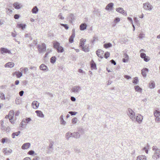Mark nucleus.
<instances>
[{
	"instance_id": "nucleus-1",
	"label": "nucleus",
	"mask_w": 160,
	"mask_h": 160,
	"mask_svg": "<svg viewBox=\"0 0 160 160\" xmlns=\"http://www.w3.org/2000/svg\"><path fill=\"white\" fill-rule=\"evenodd\" d=\"M152 150L154 151V153L152 156V158L154 160H157L160 158V149L156 146H153L152 147Z\"/></svg>"
},
{
	"instance_id": "nucleus-2",
	"label": "nucleus",
	"mask_w": 160,
	"mask_h": 160,
	"mask_svg": "<svg viewBox=\"0 0 160 160\" xmlns=\"http://www.w3.org/2000/svg\"><path fill=\"white\" fill-rule=\"evenodd\" d=\"M127 114L132 121H135V116L134 112L131 109H128Z\"/></svg>"
},
{
	"instance_id": "nucleus-3",
	"label": "nucleus",
	"mask_w": 160,
	"mask_h": 160,
	"mask_svg": "<svg viewBox=\"0 0 160 160\" xmlns=\"http://www.w3.org/2000/svg\"><path fill=\"white\" fill-rule=\"evenodd\" d=\"M38 50L39 53H42L45 52L46 50V45L44 43H42V45L39 44L38 46Z\"/></svg>"
},
{
	"instance_id": "nucleus-4",
	"label": "nucleus",
	"mask_w": 160,
	"mask_h": 160,
	"mask_svg": "<svg viewBox=\"0 0 160 160\" xmlns=\"http://www.w3.org/2000/svg\"><path fill=\"white\" fill-rule=\"evenodd\" d=\"M104 53V52L101 49H98L96 51V54L97 55L101 58H103V54Z\"/></svg>"
},
{
	"instance_id": "nucleus-5",
	"label": "nucleus",
	"mask_w": 160,
	"mask_h": 160,
	"mask_svg": "<svg viewBox=\"0 0 160 160\" xmlns=\"http://www.w3.org/2000/svg\"><path fill=\"white\" fill-rule=\"evenodd\" d=\"M81 90V87L80 86H74L72 87V91L74 93H78Z\"/></svg>"
},
{
	"instance_id": "nucleus-6",
	"label": "nucleus",
	"mask_w": 160,
	"mask_h": 160,
	"mask_svg": "<svg viewBox=\"0 0 160 160\" xmlns=\"http://www.w3.org/2000/svg\"><path fill=\"white\" fill-rule=\"evenodd\" d=\"M72 35L69 39V42L70 43H72L73 42L74 38L75 37V30L73 29H72Z\"/></svg>"
},
{
	"instance_id": "nucleus-7",
	"label": "nucleus",
	"mask_w": 160,
	"mask_h": 160,
	"mask_svg": "<svg viewBox=\"0 0 160 160\" xmlns=\"http://www.w3.org/2000/svg\"><path fill=\"white\" fill-rule=\"evenodd\" d=\"M148 69L146 68H144L142 70L141 73L143 77H146L147 75V73L148 72Z\"/></svg>"
},
{
	"instance_id": "nucleus-8",
	"label": "nucleus",
	"mask_w": 160,
	"mask_h": 160,
	"mask_svg": "<svg viewBox=\"0 0 160 160\" xmlns=\"http://www.w3.org/2000/svg\"><path fill=\"white\" fill-rule=\"evenodd\" d=\"M143 7L145 10H150L152 9L151 6L148 2L144 3Z\"/></svg>"
},
{
	"instance_id": "nucleus-9",
	"label": "nucleus",
	"mask_w": 160,
	"mask_h": 160,
	"mask_svg": "<svg viewBox=\"0 0 160 160\" xmlns=\"http://www.w3.org/2000/svg\"><path fill=\"white\" fill-rule=\"evenodd\" d=\"M0 51L2 54H3V53L11 54V51L6 48H0Z\"/></svg>"
},
{
	"instance_id": "nucleus-10",
	"label": "nucleus",
	"mask_w": 160,
	"mask_h": 160,
	"mask_svg": "<svg viewBox=\"0 0 160 160\" xmlns=\"http://www.w3.org/2000/svg\"><path fill=\"white\" fill-rule=\"evenodd\" d=\"M114 4L112 2L108 4L105 8V9L107 10H112L113 8Z\"/></svg>"
},
{
	"instance_id": "nucleus-11",
	"label": "nucleus",
	"mask_w": 160,
	"mask_h": 160,
	"mask_svg": "<svg viewBox=\"0 0 160 160\" xmlns=\"http://www.w3.org/2000/svg\"><path fill=\"white\" fill-rule=\"evenodd\" d=\"M143 119V117L141 115L138 114V115L136 116L135 118V120H136L139 123H140Z\"/></svg>"
},
{
	"instance_id": "nucleus-12",
	"label": "nucleus",
	"mask_w": 160,
	"mask_h": 160,
	"mask_svg": "<svg viewBox=\"0 0 160 160\" xmlns=\"http://www.w3.org/2000/svg\"><path fill=\"white\" fill-rule=\"evenodd\" d=\"M116 11L119 12L120 13H122L123 14H125V15L126 16L127 13L126 12H125L123 8H117L116 9Z\"/></svg>"
},
{
	"instance_id": "nucleus-13",
	"label": "nucleus",
	"mask_w": 160,
	"mask_h": 160,
	"mask_svg": "<svg viewBox=\"0 0 160 160\" xmlns=\"http://www.w3.org/2000/svg\"><path fill=\"white\" fill-rule=\"evenodd\" d=\"M39 104V103L38 102L34 101L32 104V106L33 108L36 109L38 107Z\"/></svg>"
},
{
	"instance_id": "nucleus-14",
	"label": "nucleus",
	"mask_w": 160,
	"mask_h": 160,
	"mask_svg": "<svg viewBox=\"0 0 160 160\" xmlns=\"http://www.w3.org/2000/svg\"><path fill=\"white\" fill-rule=\"evenodd\" d=\"M30 146V143H25L22 146V148L23 149H26L29 148Z\"/></svg>"
},
{
	"instance_id": "nucleus-15",
	"label": "nucleus",
	"mask_w": 160,
	"mask_h": 160,
	"mask_svg": "<svg viewBox=\"0 0 160 160\" xmlns=\"http://www.w3.org/2000/svg\"><path fill=\"white\" fill-rule=\"evenodd\" d=\"M40 69L43 71H48L47 67L43 64H41L39 67Z\"/></svg>"
},
{
	"instance_id": "nucleus-16",
	"label": "nucleus",
	"mask_w": 160,
	"mask_h": 160,
	"mask_svg": "<svg viewBox=\"0 0 160 160\" xmlns=\"http://www.w3.org/2000/svg\"><path fill=\"white\" fill-rule=\"evenodd\" d=\"M91 68L92 70L97 69L96 65L93 60H92L91 62Z\"/></svg>"
},
{
	"instance_id": "nucleus-17",
	"label": "nucleus",
	"mask_w": 160,
	"mask_h": 160,
	"mask_svg": "<svg viewBox=\"0 0 160 160\" xmlns=\"http://www.w3.org/2000/svg\"><path fill=\"white\" fill-rule=\"evenodd\" d=\"M13 7L17 9H19L21 8V5L18 2H15L13 4Z\"/></svg>"
},
{
	"instance_id": "nucleus-18",
	"label": "nucleus",
	"mask_w": 160,
	"mask_h": 160,
	"mask_svg": "<svg viewBox=\"0 0 160 160\" xmlns=\"http://www.w3.org/2000/svg\"><path fill=\"white\" fill-rule=\"evenodd\" d=\"M80 47L82 48V50L85 52H88L89 51V47L87 45L84 46V45L82 47Z\"/></svg>"
},
{
	"instance_id": "nucleus-19",
	"label": "nucleus",
	"mask_w": 160,
	"mask_h": 160,
	"mask_svg": "<svg viewBox=\"0 0 160 160\" xmlns=\"http://www.w3.org/2000/svg\"><path fill=\"white\" fill-rule=\"evenodd\" d=\"M87 25L85 23L81 24L80 26V29L81 30H84L87 28Z\"/></svg>"
},
{
	"instance_id": "nucleus-20",
	"label": "nucleus",
	"mask_w": 160,
	"mask_h": 160,
	"mask_svg": "<svg viewBox=\"0 0 160 160\" xmlns=\"http://www.w3.org/2000/svg\"><path fill=\"white\" fill-rule=\"evenodd\" d=\"M14 64L13 62H8L6 63L5 65V67L6 68L9 67L12 68L14 67Z\"/></svg>"
},
{
	"instance_id": "nucleus-21",
	"label": "nucleus",
	"mask_w": 160,
	"mask_h": 160,
	"mask_svg": "<svg viewBox=\"0 0 160 160\" xmlns=\"http://www.w3.org/2000/svg\"><path fill=\"white\" fill-rule=\"evenodd\" d=\"M71 137H73V133L68 132L66 133V138L67 140H69V138Z\"/></svg>"
},
{
	"instance_id": "nucleus-22",
	"label": "nucleus",
	"mask_w": 160,
	"mask_h": 160,
	"mask_svg": "<svg viewBox=\"0 0 160 160\" xmlns=\"http://www.w3.org/2000/svg\"><path fill=\"white\" fill-rule=\"evenodd\" d=\"M35 112L38 116L41 118L44 117V115L41 111L37 110L35 111Z\"/></svg>"
},
{
	"instance_id": "nucleus-23",
	"label": "nucleus",
	"mask_w": 160,
	"mask_h": 160,
	"mask_svg": "<svg viewBox=\"0 0 160 160\" xmlns=\"http://www.w3.org/2000/svg\"><path fill=\"white\" fill-rule=\"evenodd\" d=\"M14 115V112L13 111H10L9 113L8 117L10 120L13 118Z\"/></svg>"
},
{
	"instance_id": "nucleus-24",
	"label": "nucleus",
	"mask_w": 160,
	"mask_h": 160,
	"mask_svg": "<svg viewBox=\"0 0 160 160\" xmlns=\"http://www.w3.org/2000/svg\"><path fill=\"white\" fill-rule=\"evenodd\" d=\"M80 137L79 132H74L73 133V137L76 138H78Z\"/></svg>"
},
{
	"instance_id": "nucleus-25",
	"label": "nucleus",
	"mask_w": 160,
	"mask_h": 160,
	"mask_svg": "<svg viewBox=\"0 0 160 160\" xmlns=\"http://www.w3.org/2000/svg\"><path fill=\"white\" fill-rule=\"evenodd\" d=\"M124 58L122 59V62H127L128 61L129 57L127 54L125 53L124 54Z\"/></svg>"
},
{
	"instance_id": "nucleus-26",
	"label": "nucleus",
	"mask_w": 160,
	"mask_h": 160,
	"mask_svg": "<svg viewBox=\"0 0 160 160\" xmlns=\"http://www.w3.org/2000/svg\"><path fill=\"white\" fill-rule=\"evenodd\" d=\"M137 160H146V157L144 155H139L137 157Z\"/></svg>"
},
{
	"instance_id": "nucleus-27",
	"label": "nucleus",
	"mask_w": 160,
	"mask_h": 160,
	"mask_svg": "<svg viewBox=\"0 0 160 160\" xmlns=\"http://www.w3.org/2000/svg\"><path fill=\"white\" fill-rule=\"evenodd\" d=\"M38 9L37 6L34 7L32 10V12L33 13L36 14L38 12Z\"/></svg>"
},
{
	"instance_id": "nucleus-28",
	"label": "nucleus",
	"mask_w": 160,
	"mask_h": 160,
	"mask_svg": "<svg viewBox=\"0 0 160 160\" xmlns=\"http://www.w3.org/2000/svg\"><path fill=\"white\" fill-rule=\"evenodd\" d=\"M86 42V39L82 38L80 40L79 43L80 47H82L85 44Z\"/></svg>"
},
{
	"instance_id": "nucleus-29",
	"label": "nucleus",
	"mask_w": 160,
	"mask_h": 160,
	"mask_svg": "<svg viewBox=\"0 0 160 160\" xmlns=\"http://www.w3.org/2000/svg\"><path fill=\"white\" fill-rule=\"evenodd\" d=\"M155 86V84L154 81H151L149 83V87L150 88H153Z\"/></svg>"
},
{
	"instance_id": "nucleus-30",
	"label": "nucleus",
	"mask_w": 160,
	"mask_h": 160,
	"mask_svg": "<svg viewBox=\"0 0 160 160\" xmlns=\"http://www.w3.org/2000/svg\"><path fill=\"white\" fill-rule=\"evenodd\" d=\"M53 142H50V143L49 145V146L48 148V149L49 150V151L48 153H50L51 152H52V150L53 149L52 148V146L53 145Z\"/></svg>"
},
{
	"instance_id": "nucleus-31",
	"label": "nucleus",
	"mask_w": 160,
	"mask_h": 160,
	"mask_svg": "<svg viewBox=\"0 0 160 160\" xmlns=\"http://www.w3.org/2000/svg\"><path fill=\"white\" fill-rule=\"evenodd\" d=\"M53 47L57 50L60 46V44L58 42L56 41L53 43Z\"/></svg>"
},
{
	"instance_id": "nucleus-32",
	"label": "nucleus",
	"mask_w": 160,
	"mask_h": 160,
	"mask_svg": "<svg viewBox=\"0 0 160 160\" xmlns=\"http://www.w3.org/2000/svg\"><path fill=\"white\" fill-rule=\"evenodd\" d=\"M14 74L16 75L17 78H19L22 76V73L21 72H15L14 73Z\"/></svg>"
},
{
	"instance_id": "nucleus-33",
	"label": "nucleus",
	"mask_w": 160,
	"mask_h": 160,
	"mask_svg": "<svg viewBox=\"0 0 160 160\" xmlns=\"http://www.w3.org/2000/svg\"><path fill=\"white\" fill-rule=\"evenodd\" d=\"M68 18L69 19L70 21L72 22V21L74 19V17L73 14H70L68 17Z\"/></svg>"
},
{
	"instance_id": "nucleus-34",
	"label": "nucleus",
	"mask_w": 160,
	"mask_h": 160,
	"mask_svg": "<svg viewBox=\"0 0 160 160\" xmlns=\"http://www.w3.org/2000/svg\"><path fill=\"white\" fill-rule=\"evenodd\" d=\"M20 132H21L20 131H18L17 132H13L12 135V138H15V136H18L20 134Z\"/></svg>"
},
{
	"instance_id": "nucleus-35",
	"label": "nucleus",
	"mask_w": 160,
	"mask_h": 160,
	"mask_svg": "<svg viewBox=\"0 0 160 160\" xmlns=\"http://www.w3.org/2000/svg\"><path fill=\"white\" fill-rule=\"evenodd\" d=\"M112 44L110 42L104 44V47L106 48H109L111 47L112 46Z\"/></svg>"
},
{
	"instance_id": "nucleus-36",
	"label": "nucleus",
	"mask_w": 160,
	"mask_h": 160,
	"mask_svg": "<svg viewBox=\"0 0 160 160\" xmlns=\"http://www.w3.org/2000/svg\"><path fill=\"white\" fill-rule=\"evenodd\" d=\"M26 25L25 24H18L17 27L19 28H21L22 29H23L25 28Z\"/></svg>"
},
{
	"instance_id": "nucleus-37",
	"label": "nucleus",
	"mask_w": 160,
	"mask_h": 160,
	"mask_svg": "<svg viewBox=\"0 0 160 160\" xmlns=\"http://www.w3.org/2000/svg\"><path fill=\"white\" fill-rule=\"evenodd\" d=\"M134 88L135 90L138 92H141L142 91V89L140 88L139 86H136L134 87Z\"/></svg>"
},
{
	"instance_id": "nucleus-38",
	"label": "nucleus",
	"mask_w": 160,
	"mask_h": 160,
	"mask_svg": "<svg viewBox=\"0 0 160 160\" xmlns=\"http://www.w3.org/2000/svg\"><path fill=\"white\" fill-rule=\"evenodd\" d=\"M154 115L155 117H159L160 116V112L158 110H156L154 112Z\"/></svg>"
},
{
	"instance_id": "nucleus-39",
	"label": "nucleus",
	"mask_w": 160,
	"mask_h": 160,
	"mask_svg": "<svg viewBox=\"0 0 160 160\" xmlns=\"http://www.w3.org/2000/svg\"><path fill=\"white\" fill-rule=\"evenodd\" d=\"M56 60V58L55 56L52 57L50 59V62L52 63L55 62Z\"/></svg>"
},
{
	"instance_id": "nucleus-40",
	"label": "nucleus",
	"mask_w": 160,
	"mask_h": 160,
	"mask_svg": "<svg viewBox=\"0 0 160 160\" xmlns=\"http://www.w3.org/2000/svg\"><path fill=\"white\" fill-rule=\"evenodd\" d=\"M23 122L24 123H28L29 122L31 121V119L30 118H24L23 119Z\"/></svg>"
},
{
	"instance_id": "nucleus-41",
	"label": "nucleus",
	"mask_w": 160,
	"mask_h": 160,
	"mask_svg": "<svg viewBox=\"0 0 160 160\" xmlns=\"http://www.w3.org/2000/svg\"><path fill=\"white\" fill-rule=\"evenodd\" d=\"M57 50L58 52H62L64 51V49L62 46H60L59 48H57Z\"/></svg>"
},
{
	"instance_id": "nucleus-42",
	"label": "nucleus",
	"mask_w": 160,
	"mask_h": 160,
	"mask_svg": "<svg viewBox=\"0 0 160 160\" xmlns=\"http://www.w3.org/2000/svg\"><path fill=\"white\" fill-rule=\"evenodd\" d=\"M138 82V78L137 77H135L134 78L132 82L135 84H137Z\"/></svg>"
},
{
	"instance_id": "nucleus-43",
	"label": "nucleus",
	"mask_w": 160,
	"mask_h": 160,
	"mask_svg": "<svg viewBox=\"0 0 160 160\" xmlns=\"http://www.w3.org/2000/svg\"><path fill=\"white\" fill-rule=\"evenodd\" d=\"M0 98L2 100L5 99V95L3 93H0Z\"/></svg>"
},
{
	"instance_id": "nucleus-44",
	"label": "nucleus",
	"mask_w": 160,
	"mask_h": 160,
	"mask_svg": "<svg viewBox=\"0 0 160 160\" xmlns=\"http://www.w3.org/2000/svg\"><path fill=\"white\" fill-rule=\"evenodd\" d=\"M78 129V132H79L81 134H83L84 133V130L82 128H79Z\"/></svg>"
},
{
	"instance_id": "nucleus-45",
	"label": "nucleus",
	"mask_w": 160,
	"mask_h": 160,
	"mask_svg": "<svg viewBox=\"0 0 160 160\" xmlns=\"http://www.w3.org/2000/svg\"><path fill=\"white\" fill-rule=\"evenodd\" d=\"M110 56V53L109 52H107L104 54V57L106 59L108 58Z\"/></svg>"
},
{
	"instance_id": "nucleus-46",
	"label": "nucleus",
	"mask_w": 160,
	"mask_h": 160,
	"mask_svg": "<svg viewBox=\"0 0 160 160\" xmlns=\"http://www.w3.org/2000/svg\"><path fill=\"white\" fill-rule=\"evenodd\" d=\"M143 59L146 62H148L150 60V58L147 56L145 57Z\"/></svg>"
},
{
	"instance_id": "nucleus-47",
	"label": "nucleus",
	"mask_w": 160,
	"mask_h": 160,
	"mask_svg": "<svg viewBox=\"0 0 160 160\" xmlns=\"http://www.w3.org/2000/svg\"><path fill=\"white\" fill-rule=\"evenodd\" d=\"M6 12L7 14L10 15L12 13V11L9 8L6 9Z\"/></svg>"
},
{
	"instance_id": "nucleus-48",
	"label": "nucleus",
	"mask_w": 160,
	"mask_h": 160,
	"mask_svg": "<svg viewBox=\"0 0 160 160\" xmlns=\"http://www.w3.org/2000/svg\"><path fill=\"white\" fill-rule=\"evenodd\" d=\"M77 118L75 117L73 118L72 120V122L73 124L76 123L77 122Z\"/></svg>"
},
{
	"instance_id": "nucleus-49",
	"label": "nucleus",
	"mask_w": 160,
	"mask_h": 160,
	"mask_svg": "<svg viewBox=\"0 0 160 160\" xmlns=\"http://www.w3.org/2000/svg\"><path fill=\"white\" fill-rule=\"evenodd\" d=\"M61 25L65 29H68L69 27L67 24H61Z\"/></svg>"
},
{
	"instance_id": "nucleus-50",
	"label": "nucleus",
	"mask_w": 160,
	"mask_h": 160,
	"mask_svg": "<svg viewBox=\"0 0 160 160\" xmlns=\"http://www.w3.org/2000/svg\"><path fill=\"white\" fill-rule=\"evenodd\" d=\"M77 112H73V111H69L68 113L71 114V115H75L77 113Z\"/></svg>"
},
{
	"instance_id": "nucleus-51",
	"label": "nucleus",
	"mask_w": 160,
	"mask_h": 160,
	"mask_svg": "<svg viewBox=\"0 0 160 160\" xmlns=\"http://www.w3.org/2000/svg\"><path fill=\"white\" fill-rule=\"evenodd\" d=\"M146 56V54L145 53L143 52H141L140 55L141 58L143 59Z\"/></svg>"
},
{
	"instance_id": "nucleus-52",
	"label": "nucleus",
	"mask_w": 160,
	"mask_h": 160,
	"mask_svg": "<svg viewBox=\"0 0 160 160\" xmlns=\"http://www.w3.org/2000/svg\"><path fill=\"white\" fill-rule=\"evenodd\" d=\"M144 37L145 34H144L143 33H141L139 35V38L142 39L144 38Z\"/></svg>"
},
{
	"instance_id": "nucleus-53",
	"label": "nucleus",
	"mask_w": 160,
	"mask_h": 160,
	"mask_svg": "<svg viewBox=\"0 0 160 160\" xmlns=\"http://www.w3.org/2000/svg\"><path fill=\"white\" fill-rule=\"evenodd\" d=\"M60 123L61 124L65 125L66 124V122L63 119L60 120Z\"/></svg>"
},
{
	"instance_id": "nucleus-54",
	"label": "nucleus",
	"mask_w": 160,
	"mask_h": 160,
	"mask_svg": "<svg viewBox=\"0 0 160 160\" xmlns=\"http://www.w3.org/2000/svg\"><path fill=\"white\" fill-rule=\"evenodd\" d=\"M24 122H23V120L20 123V127L21 128H23L24 126L25 125Z\"/></svg>"
},
{
	"instance_id": "nucleus-55",
	"label": "nucleus",
	"mask_w": 160,
	"mask_h": 160,
	"mask_svg": "<svg viewBox=\"0 0 160 160\" xmlns=\"http://www.w3.org/2000/svg\"><path fill=\"white\" fill-rule=\"evenodd\" d=\"M8 139L7 138H3L1 140V142L2 143H5V140H8Z\"/></svg>"
},
{
	"instance_id": "nucleus-56",
	"label": "nucleus",
	"mask_w": 160,
	"mask_h": 160,
	"mask_svg": "<svg viewBox=\"0 0 160 160\" xmlns=\"http://www.w3.org/2000/svg\"><path fill=\"white\" fill-rule=\"evenodd\" d=\"M35 153L34 151L33 150H30L28 152V154L30 155H33Z\"/></svg>"
},
{
	"instance_id": "nucleus-57",
	"label": "nucleus",
	"mask_w": 160,
	"mask_h": 160,
	"mask_svg": "<svg viewBox=\"0 0 160 160\" xmlns=\"http://www.w3.org/2000/svg\"><path fill=\"white\" fill-rule=\"evenodd\" d=\"M30 69L32 70L33 71H36L37 69V68L35 66H31Z\"/></svg>"
},
{
	"instance_id": "nucleus-58",
	"label": "nucleus",
	"mask_w": 160,
	"mask_h": 160,
	"mask_svg": "<svg viewBox=\"0 0 160 160\" xmlns=\"http://www.w3.org/2000/svg\"><path fill=\"white\" fill-rule=\"evenodd\" d=\"M124 77L125 78L128 80L131 78V77L130 76L126 75H124Z\"/></svg>"
},
{
	"instance_id": "nucleus-59",
	"label": "nucleus",
	"mask_w": 160,
	"mask_h": 160,
	"mask_svg": "<svg viewBox=\"0 0 160 160\" xmlns=\"http://www.w3.org/2000/svg\"><path fill=\"white\" fill-rule=\"evenodd\" d=\"M20 17V15L19 14H16L14 15V18L15 19H18Z\"/></svg>"
},
{
	"instance_id": "nucleus-60",
	"label": "nucleus",
	"mask_w": 160,
	"mask_h": 160,
	"mask_svg": "<svg viewBox=\"0 0 160 160\" xmlns=\"http://www.w3.org/2000/svg\"><path fill=\"white\" fill-rule=\"evenodd\" d=\"M155 120L157 122L159 123L160 122V118L159 117H156Z\"/></svg>"
},
{
	"instance_id": "nucleus-61",
	"label": "nucleus",
	"mask_w": 160,
	"mask_h": 160,
	"mask_svg": "<svg viewBox=\"0 0 160 160\" xmlns=\"http://www.w3.org/2000/svg\"><path fill=\"white\" fill-rule=\"evenodd\" d=\"M58 17L60 19L62 20H63L64 18L62 16V14L61 13L59 14Z\"/></svg>"
},
{
	"instance_id": "nucleus-62",
	"label": "nucleus",
	"mask_w": 160,
	"mask_h": 160,
	"mask_svg": "<svg viewBox=\"0 0 160 160\" xmlns=\"http://www.w3.org/2000/svg\"><path fill=\"white\" fill-rule=\"evenodd\" d=\"M110 62L112 64H113L114 65H116V62L113 59L111 60Z\"/></svg>"
},
{
	"instance_id": "nucleus-63",
	"label": "nucleus",
	"mask_w": 160,
	"mask_h": 160,
	"mask_svg": "<svg viewBox=\"0 0 160 160\" xmlns=\"http://www.w3.org/2000/svg\"><path fill=\"white\" fill-rule=\"evenodd\" d=\"M17 35V33L16 32H15V33H14L13 32H11V35L13 37H15Z\"/></svg>"
},
{
	"instance_id": "nucleus-64",
	"label": "nucleus",
	"mask_w": 160,
	"mask_h": 160,
	"mask_svg": "<svg viewBox=\"0 0 160 160\" xmlns=\"http://www.w3.org/2000/svg\"><path fill=\"white\" fill-rule=\"evenodd\" d=\"M120 21V19L118 18H116L114 20V21H115L116 22H119Z\"/></svg>"
}]
</instances>
